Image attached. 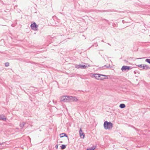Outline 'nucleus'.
<instances>
[{"label":"nucleus","instance_id":"1","mask_svg":"<svg viewBox=\"0 0 150 150\" xmlns=\"http://www.w3.org/2000/svg\"><path fill=\"white\" fill-rule=\"evenodd\" d=\"M103 126L104 128L105 129H110L112 127V124L110 122L105 121L104 122Z\"/></svg>","mask_w":150,"mask_h":150},{"label":"nucleus","instance_id":"2","mask_svg":"<svg viewBox=\"0 0 150 150\" xmlns=\"http://www.w3.org/2000/svg\"><path fill=\"white\" fill-rule=\"evenodd\" d=\"M90 66V65H88L87 64H86V65H76L75 66V67L77 69L81 68L83 69H86L88 67Z\"/></svg>","mask_w":150,"mask_h":150},{"label":"nucleus","instance_id":"3","mask_svg":"<svg viewBox=\"0 0 150 150\" xmlns=\"http://www.w3.org/2000/svg\"><path fill=\"white\" fill-rule=\"evenodd\" d=\"M138 67L145 70L150 69V67L148 66L147 65L144 64H139L137 65Z\"/></svg>","mask_w":150,"mask_h":150},{"label":"nucleus","instance_id":"4","mask_svg":"<svg viewBox=\"0 0 150 150\" xmlns=\"http://www.w3.org/2000/svg\"><path fill=\"white\" fill-rule=\"evenodd\" d=\"M60 101L63 102H69V96H62L61 98Z\"/></svg>","mask_w":150,"mask_h":150},{"label":"nucleus","instance_id":"5","mask_svg":"<svg viewBox=\"0 0 150 150\" xmlns=\"http://www.w3.org/2000/svg\"><path fill=\"white\" fill-rule=\"evenodd\" d=\"M131 69L130 67L127 66H123L121 68V70L123 71H127L130 69Z\"/></svg>","mask_w":150,"mask_h":150},{"label":"nucleus","instance_id":"6","mask_svg":"<svg viewBox=\"0 0 150 150\" xmlns=\"http://www.w3.org/2000/svg\"><path fill=\"white\" fill-rule=\"evenodd\" d=\"M78 98L76 97L69 96V101H73L74 102H77L78 101Z\"/></svg>","mask_w":150,"mask_h":150},{"label":"nucleus","instance_id":"7","mask_svg":"<svg viewBox=\"0 0 150 150\" xmlns=\"http://www.w3.org/2000/svg\"><path fill=\"white\" fill-rule=\"evenodd\" d=\"M38 26L36 25L35 22L32 24L30 25L31 28L34 30H38Z\"/></svg>","mask_w":150,"mask_h":150},{"label":"nucleus","instance_id":"8","mask_svg":"<svg viewBox=\"0 0 150 150\" xmlns=\"http://www.w3.org/2000/svg\"><path fill=\"white\" fill-rule=\"evenodd\" d=\"M79 133L81 137L83 138H84L85 137V134L84 133L82 132V131L81 128H80Z\"/></svg>","mask_w":150,"mask_h":150},{"label":"nucleus","instance_id":"9","mask_svg":"<svg viewBox=\"0 0 150 150\" xmlns=\"http://www.w3.org/2000/svg\"><path fill=\"white\" fill-rule=\"evenodd\" d=\"M107 77V76L100 74V76L98 77V80H102L106 78Z\"/></svg>","mask_w":150,"mask_h":150},{"label":"nucleus","instance_id":"10","mask_svg":"<svg viewBox=\"0 0 150 150\" xmlns=\"http://www.w3.org/2000/svg\"><path fill=\"white\" fill-rule=\"evenodd\" d=\"M91 74L93 75V76L95 77V78L98 80V77L100 76V74Z\"/></svg>","mask_w":150,"mask_h":150},{"label":"nucleus","instance_id":"11","mask_svg":"<svg viewBox=\"0 0 150 150\" xmlns=\"http://www.w3.org/2000/svg\"><path fill=\"white\" fill-rule=\"evenodd\" d=\"M0 120L3 121H6V119L4 115H0Z\"/></svg>","mask_w":150,"mask_h":150},{"label":"nucleus","instance_id":"12","mask_svg":"<svg viewBox=\"0 0 150 150\" xmlns=\"http://www.w3.org/2000/svg\"><path fill=\"white\" fill-rule=\"evenodd\" d=\"M60 137L61 138L63 137L64 136L67 137L68 138V136L66 134L64 133H62L61 134H60ZM68 139L69 140L68 138Z\"/></svg>","mask_w":150,"mask_h":150},{"label":"nucleus","instance_id":"13","mask_svg":"<svg viewBox=\"0 0 150 150\" xmlns=\"http://www.w3.org/2000/svg\"><path fill=\"white\" fill-rule=\"evenodd\" d=\"M96 148V146H93L92 147L88 148L86 150H94Z\"/></svg>","mask_w":150,"mask_h":150},{"label":"nucleus","instance_id":"14","mask_svg":"<svg viewBox=\"0 0 150 150\" xmlns=\"http://www.w3.org/2000/svg\"><path fill=\"white\" fill-rule=\"evenodd\" d=\"M120 107L121 108H123L125 107V105L124 104H121L120 105Z\"/></svg>","mask_w":150,"mask_h":150},{"label":"nucleus","instance_id":"15","mask_svg":"<svg viewBox=\"0 0 150 150\" xmlns=\"http://www.w3.org/2000/svg\"><path fill=\"white\" fill-rule=\"evenodd\" d=\"M66 148V145L62 144L61 146V148L62 149H64Z\"/></svg>","mask_w":150,"mask_h":150},{"label":"nucleus","instance_id":"16","mask_svg":"<svg viewBox=\"0 0 150 150\" xmlns=\"http://www.w3.org/2000/svg\"><path fill=\"white\" fill-rule=\"evenodd\" d=\"M25 123L23 122L22 123H21L20 125V127H21V129H22L24 127Z\"/></svg>","mask_w":150,"mask_h":150},{"label":"nucleus","instance_id":"17","mask_svg":"<svg viewBox=\"0 0 150 150\" xmlns=\"http://www.w3.org/2000/svg\"><path fill=\"white\" fill-rule=\"evenodd\" d=\"M145 61L150 64V59H147L145 60Z\"/></svg>","mask_w":150,"mask_h":150},{"label":"nucleus","instance_id":"18","mask_svg":"<svg viewBox=\"0 0 150 150\" xmlns=\"http://www.w3.org/2000/svg\"><path fill=\"white\" fill-rule=\"evenodd\" d=\"M5 66L6 67H7L8 66H9V64L8 62H7L5 63Z\"/></svg>","mask_w":150,"mask_h":150},{"label":"nucleus","instance_id":"19","mask_svg":"<svg viewBox=\"0 0 150 150\" xmlns=\"http://www.w3.org/2000/svg\"><path fill=\"white\" fill-rule=\"evenodd\" d=\"M110 65L109 64L108 66H107L106 65H105L104 67H106L107 68H109L110 67Z\"/></svg>","mask_w":150,"mask_h":150},{"label":"nucleus","instance_id":"20","mask_svg":"<svg viewBox=\"0 0 150 150\" xmlns=\"http://www.w3.org/2000/svg\"><path fill=\"white\" fill-rule=\"evenodd\" d=\"M58 144H57L56 145L55 147L56 149H57V148L58 147Z\"/></svg>","mask_w":150,"mask_h":150},{"label":"nucleus","instance_id":"21","mask_svg":"<svg viewBox=\"0 0 150 150\" xmlns=\"http://www.w3.org/2000/svg\"><path fill=\"white\" fill-rule=\"evenodd\" d=\"M137 72V71H134V74H136Z\"/></svg>","mask_w":150,"mask_h":150},{"label":"nucleus","instance_id":"22","mask_svg":"<svg viewBox=\"0 0 150 150\" xmlns=\"http://www.w3.org/2000/svg\"><path fill=\"white\" fill-rule=\"evenodd\" d=\"M3 143H0V145H2V144H3Z\"/></svg>","mask_w":150,"mask_h":150},{"label":"nucleus","instance_id":"23","mask_svg":"<svg viewBox=\"0 0 150 150\" xmlns=\"http://www.w3.org/2000/svg\"><path fill=\"white\" fill-rule=\"evenodd\" d=\"M102 42H104L103 40H102Z\"/></svg>","mask_w":150,"mask_h":150},{"label":"nucleus","instance_id":"24","mask_svg":"<svg viewBox=\"0 0 150 150\" xmlns=\"http://www.w3.org/2000/svg\"><path fill=\"white\" fill-rule=\"evenodd\" d=\"M108 44L109 45H110V44H109V43H108Z\"/></svg>","mask_w":150,"mask_h":150},{"label":"nucleus","instance_id":"25","mask_svg":"<svg viewBox=\"0 0 150 150\" xmlns=\"http://www.w3.org/2000/svg\"><path fill=\"white\" fill-rule=\"evenodd\" d=\"M60 143H62V142H60Z\"/></svg>","mask_w":150,"mask_h":150}]
</instances>
